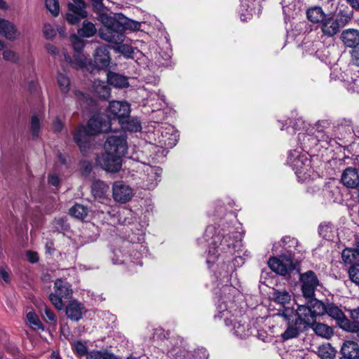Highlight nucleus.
Returning <instances> with one entry per match:
<instances>
[{"mask_svg":"<svg viewBox=\"0 0 359 359\" xmlns=\"http://www.w3.org/2000/svg\"><path fill=\"white\" fill-rule=\"evenodd\" d=\"M97 29L94 24L87 20H84L82 27L78 29V35L81 37L90 38L95 35Z\"/></svg>","mask_w":359,"mask_h":359,"instance_id":"nucleus-38","label":"nucleus"},{"mask_svg":"<svg viewBox=\"0 0 359 359\" xmlns=\"http://www.w3.org/2000/svg\"><path fill=\"white\" fill-rule=\"evenodd\" d=\"M308 302L307 305L311 310V312L315 317L320 316L326 313L327 304H324L322 302L313 298Z\"/></svg>","mask_w":359,"mask_h":359,"instance_id":"nucleus-36","label":"nucleus"},{"mask_svg":"<svg viewBox=\"0 0 359 359\" xmlns=\"http://www.w3.org/2000/svg\"><path fill=\"white\" fill-rule=\"evenodd\" d=\"M111 122L104 114H95L88 121L86 126H80L74 133V140L82 152L90 145V136L107 133L111 128Z\"/></svg>","mask_w":359,"mask_h":359,"instance_id":"nucleus-3","label":"nucleus"},{"mask_svg":"<svg viewBox=\"0 0 359 359\" xmlns=\"http://www.w3.org/2000/svg\"><path fill=\"white\" fill-rule=\"evenodd\" d=\"M100 20L103 25L99 36L102 39L116 45L124 41L125 27L121 22L107 15H101Z\"/></svg>","mask_w":359,"mask_h":359,"instance_id":"nucleus-4","label":"nucleus"},{"mask_svg":"<svg viewBox=\"0 0 359 359\" xmlns=\"http://www.w3.org/2000/svg\"><path fill=\"white\" fill-rule=\"evenodd\" d=\"M122 129L136 133L142 128L140 121L137 118H131L129 116L123 119V122L118 123Z\"/></svg>","mask_w":359,"mask_h":359,"instance_id":"nucleus-34","label":"nucleus"},{"mask_svg":"<svg viewBox=\"0 0 359 359\" xmlns=\"http://www.w3.org/2000/svg\"><path fill=\"white\" fill-rule=\"evenodd\" d=\"M133 212L129 209H123L119 212L120 222L124 225L133 224L130 231L127 234V241L123 242V250H132L134 252V259H141L146 255L147 247L144 243L145 230L148 224L147 222L134 224L133 220Z\"/></svg>","mask_w":359,"mask_h":359,"instance_id":"nucleus-2","label":"nucleus"},{"mask_svg":"<svg viewBox=\"0 0 359 359\" xmlns=\"http://www.w3.org/2000/svg\"><path fill=\"white\" fill-rule=\"evenodd\" d=\"M112 196L114 201L125 203L132 198L133 190L122 182H116L112 187Z\"/></svg>","mask_w":359,"mask_h":359,"instance_id":"nucleus-20","label":"nucleus"},{"mask_svg":"<svg viewBox=\"0 0 359 359\" xmlns=\"http://www.w3.org/2000/svg\"><path fill=\"white\" fill-rule=\"evenodd\" d=\"M294 319L304 328L311 326L316 321L311 310L308 305H300L293 313Z\"/></svg>","mask_w":359,"mask_h":359,"instance_id":"nucleus-21","label":"nucleus"},{"mask_svg":"<svg viewBox=\"0 0 359 359\" xmlns=\"http://www.w3.org/2000/svg\"><path fill=\"white\" fill-rule=\"evenodd\" d=\"M349 279L357 285H359V264L349 266L348 269Z\"/></svg>","mask_w":359,"mask_h":359,"instance_id":"nucleus-49","label":"nucleus"},{"mask_svg":"<svg viewBox=\"0 0 359 359\" xmlns=\"http://www.w3.org/2000/svg\"><path fill=\"white\" fill-rule=\"evenodd\" d=\"M326 313L334 319L337 324L346 316L344 312L332 303L327 304Z\"/></svg>","mask_w":359,"mask_h":359,"instance_id":"nucleus-39","label":"nucleus"},{"mask_svg":"<svg viewBox=\"0 0 359 359\" xmlns=\"http://www.w3.org/2000/svg\"><path fill=\"white\" fill-rule=\"evenodd\" d=\"M268 265L273 272L283 276L290 274L295 269L292 257L285 255L279 257H271Z\"/></svg>","mask_w":359,"mask_h":359,"instance_id":"nucleus-12","label":"nucleus"},{"mask_svg":"<svg viewBox=\"0 0 359 359\" xmlns=\"http://www.w3.org/2000/svg\"><path fill=\"white\" fill-rule=\"evenodd\" d=\"M57 84L63 94H66L69 90L70 81L69 79L63 74H58L57 77Z\"/></svg>","mask_w":359,"mask_h":359,"instance_id":"nucleus-47","label":"nucleus"},{"mask_svg":"<svg viewBox=\"0 0 359 359\" xmlns=\"http://www.w3.org/2000/svg\"><path fill=\"white\" fill-rule=\"evenodd\" d=\"M74 95L75 97L81 102V103H86L87 104H90L93 102V100L91 98L84 95L81 91H75Z\"/></svg>","mask_w":359,"mask_h":359,"instance_id":"nucleus-59","label":"nucleus"},{"mask_svg":"<svg viewBox=\"0 0 359 359\" xmlns=\"http://www.w3.org/2000/svg\"><path fill=\"white\" fill-rule=\"evenodd\" d=\"M341 259L345 265L353 266L359 264V257L351 248H346L342 251Z\"/></svg>","mask_w":359,"mask_h":359,"instance_id":"nucleus-35","label":"nucleus"},{"mask_svg":"<svg viewBox=\"0 0 359 359\" xmlns=\"http://www.w3.org/2000/svg\"><path fill=\"white\" fill-rule=\"evenodd\" d=\"M69 214L75 218L84 219L88 214V209L83 205L75 204L69 209Z\"/></svg>","mask_w":359,"mask_h":359,"instance_id":"nucleus-44","label":"nucleus"},{"mask_svg":"<svg viewBox=\"0 0 359 359\" xmlns=\"http://www.w3.org/2000/svg\"><path fill=\"white\" fill-rule=\"evenodd\" d=\"M162 169L158 166L144 165L143 173L140 177L141 187L144 189H154L161 180Z\"/></svg>","mask_w":359,"mask_h":359,"instance_id":"nucleus-11","label":"nucleus"},{"mask_svg":"<svg viewBox=\"0 0 359 359\" xmlns=\"http://www.w3.org/2000/svg\"><path fill=\"white\" fill-rule=\"evenodd\" d=\"M111 253V260L115 264H129L133 263L137 265H142L141 259L137 260L134 259V252H133L132 250L123 249V243L121 245L113 248Z\"/></svg>","mask_w":359,"mask_h":359,"instance_id":"nucleus-17","label":"nucleus"},{"mask_svg":"<svg viewBox=\"0 0 359 359\" xmlns=\"http://www.w3.org/2000/svg\"><path fill=\"white\" fill-rule=\"evenodd\" d=\"M341 39L348 47H355L359 44V31L354 29H348L341 34Z\"/></svg>","mask_w":359,"mask_h":359,"instance_id":"nucleus-28","label":"nucleus"},{"mask_svg":"<svg viewBox=\"0 0 359 359\" xmlns=\"http://www.w3.org/2000/svg\"><path fill=\"white\" fill-rule=\"evenodd\" d=\"M341 181L347 188H357L359 186V175L357 170L351 167L345 169L341 174Z\"/></svg>","mask_w":359,"mask_h":359,"instance_id":"nucleus-23","label":"nucleus"},{"mask_svg":"<svg viewBox=\"0 0 359 359\" xmlns=\"http://www.w3.org/2000/svg\"><path fill=\"white\" fill-rule=\"evenodd\" d=\"M147 104L154 107L152 112L156 111L158 115H163V112L161 109L166 105L165 96L161 94L159 91H149Z\"/></svg>","mask_w":359,"mask_h":359,"instance_id":"nucleus-22","label":"nucleus"},{"mask_svg":"<svg viewBox=\"0 0 359 359\" xmlns=\"http://www.w3.org/2000/svg\"><path fill=\"white\" fill-rule=\"evenodd\" d=\"M109 191V186L101 180H95L92 185V193L95 198H102Z\"/></svg>","mask_w":359,"mask_h":359,"instance_id":"nucleus-37","label":"nucleus"},{"mask_svg":"<svg viewBox=\"0 0 359 359\" xmlns=\"http://www.w3.org/2000/svg\"><path fill=\"white\" fill-rule=\"evenodd\" d=\"M108 120L117 119L119 122H123V118H126L130 113V104L124 101H112L109 104L107 110Z\"/></svg>","mask_w":359,"mask_h":359,"instance_id":"nucleus-14","label":"nucleus"},{"mask_svg":"<svg viewBox=\"0 0 359 359\" xmlns=\"http://www.w3.org/2000/svg\"><path fill=\"white\" fill-rule=\"evenodd\" d=\"M332 225L330 223L321 224L318 227L319 234L325 239H330Z\"/></svg>","mask_w":359,"mask_h":359,"instance_id":"nucleus-51","label":"nucleus"},{"mask_svg":"<svg viewBox=\"0 0 359 359\" xmlns=\"http://www.w3.org/2000/svg\"><path fill=\"white\" fill-rule=\"evenodd\" d=\"M93 91L96 95L102 99H107L110 96V89L109 86L100 80H95L93 84Z\"/></svg>","mask_w":359,"mask_h":359,"instance_id":"nucleus-32","label":"nucleus"},{"mask_svg":"<svg viewBox=\"0 0 359 359\" xmlns=\"http://www.w3.org/2000/svg\"><path fill=\"white\" fill-rule=\"evenodd\" d=\"M351 130L352 124L349 119L339 120L332 126L334 135L339 139L344 137V134L350 133Z\"/></svg>","mask_w":359,"mask_h":359,"instance_id":"nucleus-26","label":"nucleus"},{"mask_svg":"<svg viewBox=\"0 0 359 359\" xmlns=\"http://www.w3.org/2000/svg\"><path fill=\"white\" fill-rule=\"evenodd\" d=\"M287 163L294 170L297 177L302 180H305L310 177L309 169L310 161L299 150L294 149L289 151Z\"/></svg>","mask_w":359,"mask_h":359,"instance_id":"nucleus-6","label":"nucleus"},{"mask_svg":"<svg viewBox=\"0 0 359 359\" xmlns=\"http://www.w3.org/2000/svg\"><path fill=\"white\" fill-rule=\"evenodd\" d=\"M294 310L290 309H284L282 316L287 321V328L282 334L284 340H288L298 336L299 332L304 329L293 317Z\"/></svg>","mask_w":359,"mask_h":359,"instance_id":"nucleus-18","label":"nucleus"},{"mask_svg":"<svg viewBox=\"0 0 359 359\" xmlns=\"http://www.w3.org/2000/svg\"><path fill=\"white\" fill-rule=\"evenodd\" d=\"M283 248L289 253L288 256L292 257V255L294 254V250L298 246L299 242L294 238L290 236H285L281 240Z\"/></svg>","mask_w":359,"mask_h":359,"instance_id":"nucleus-41","label":"nucleus"},{"mask_svg":"<svg viewBox=\"0 0 359 359\" xmlns=\"http://www.w3.org/2000/svg\"><path fill=\"white\" fill-rule=\"evenodd\" d=\"M70 40L74 50V60L72 59L69 55L64 53L63 55L65 60L75 69H79L80 67H86L85 64L86 60H87V56L82 52L85 46L86 41L81 39L79 35H76L75 34L70 36Z\"/></svg>","mask_w":359,"mask_h":359,"instance_id":"nucleus-8","label":"nucleus"},{"mask_svg":"<svg viewBox=\"0 0 359 359\" xmlns=\"http://www.w3.org/2000/svg\"><path fill=\"white\" fill-rule=\"evenodd\" d=\"M0 29L8 40L13 41L20 36V32L15 25L8 20L0 18Z\"/></svg>","mask_w":359,"mask_h":359,"instance_id":"nucleus-25","label":"nucleus"},{"mask_svg":"<svg viewBox=\"0 0 359 359\" xmlns=\"http://www.w3.org/2000/svg\"><path fill=\"white\" fill-rule=\"evenodd\" d=\"M247 0H238V5L236 8V12L239 15L241 21L245 22L246 20V15L245 12L247 11Z\"/></svg>","mask_w":359,"mask_h":359,"instance_id":"nucleus-53","label":"nucleus"},{"mask_svg":"<svg viewBox=\"0 0 359 359\" xmlns=\"http://www.w3.org/2000/svg\"><path fill=\"white\" fill-rule=\"evenodd\" d=\"M271 299L275 303L280 304L284 306L285 309V304H289L291 301V294L286 290H277L273 289V292L271 294Z\"/></svg>","mask_w":359,"mask_h":359,"instance_id":"nucleus-29","label":"nucleus"},{"mask_svg":"<svg viewBox=\"0 0 359 359\" xmlns=\"http://www.w3.org/2000/svg\"><path fill=\"white\" fill-rule=\"evenodd\" d=\"M69 13L66 15L67 21L72 25H76L87 16L86 4L83 0H72L68 4Z\"/></svg>","mask_w":359,"mask_h":359,"instance_id":"nucleus-16","label":"nucleus"},{"mask_svg":"<svg viewBox=\"0 0 359 359\" xmlns=\"http://www.w3.org/2000/svg\"><path fill=\"white\" fill-rule=\"evenodd\" d=\"M326 15L320 6L311 7L306 11L308 20L313 23H322Z\"/></svg>","mask_w":359,"mask_h":359,"instance_id":"nucleus-31","label":"nucleus"},{"mask_svg":"<svg viewBox=\"0 0 359 359\" xmlns=\"http://www.w3.org/2000/svg\"><path fill=\"white\" fill-rule=\"evenodd\" d=\"M204 240L208 243L206 263L209 268L217 264L215 272L217 283L216 295L217 314L215 318L223 319L226 326H232L233 334L239 339L246 336L245 297L239 288L229 285L232 267L231 257L239 250L241 241L238 233L223 235L217 232L215 226H208L204 233Z\"/></svg>","mask_w":359,"mask_h":359,"instance_id":"nucleus-1","label":"nucleus"},{"mask_svg":"<svg viewBox=\"0 0 359 359\" xmlns=\"http://www.w3.org/2000/svg\"><path fill=\"white\" fill-rule=\"evenodd\" d=\"M299 281L303 296L307 299L314 297L316 290L320 285L316 274L313 271L300 273Z\"/></svg>","mask_w":359,"mask_h":359,"instance_id":"nucleus-13","label":"nucleus"},{"mask_svg":"<svg viewBox=\"0 0 359 359\" xmlns=\"http://www.w3.org/2000/svg\"><path fill=\"white\" fill-rule=\"evenodd\" d=\"M169 132H165V135L170 132V137H168L167 140H164V144L170 147H172L176 144L177 142V134L173 133L174 128L172 126H169L168 128Z\"/></svg>","mask_w":359,"mask_h":359,"instance_id":"nucleus-54","label":"nucleus"},{"mask_svg":"<svg viewBox=\"0 0 359 359\" xmlns=\"http://www.w3.org/2000/svg\"><path fill=\"white\" fill-rule=\"evenodd\" d=\"M84 306L78 301H72L66 308V314L72 320H79L86 313Z\"/></svg>","mask_w":359,"mask_h":359,"instance_id":"nucleus-24","label":"nucleus"},{"mask_svg":"<svg viewBox=\"0 0 359 359\" xmlns=\"http://www.w3.org/2000/svg\"><path fill=\"white\" fill-rule=\"evenodd\" d=\"M123 26L125 27V30L128 29L133 31H137L140 29L141 24L137 21L127 19Z\"/></svg>","mask_w":359,"mask_h":359,"instance_id":"nucleus-58","label":"nucleus"},{"mask_svg":"<svg viewBox=\"0 0 359 359\" xmlns=\"http://www.w3.org/2000/svg\"><path fill=\"white\" fill-rule=\"evenodd\" d=\"M31 130L34 137H37L40 130L39 119L37 116H33L31 120Z\"/></svg>","mask_w":359,"mask_h":359,"instance_id":"nucleus-57","label":"nucleus"},{"mask_svg":"<svg viewBox=\"0 0 359 359\" xmlns=\"http://www.w3.org/2000/svg\"><path fill=\"white\" fill-rule=\"evenodd\" d=\"M104 151L122 158L126 153L128 144L126 136L123 132H116L109 135L104 144Z\"/></svg>","mask_w":359,"mask_h":359,"instance_id":"nucleus-10","label":"nucleus"},{"mask_svg":"<svg viewBox=\"0 0 359 359\" xmlns=\"http://www.w3.org/2000/svg\"><path fill=\"white\" fill-rule=\"evenodd\" d=\"M4 60L11 63H17L19 61L18 54L12 50H5L2 53Z\"/></svg>","mask_w":359,"mask_h":359,"instance_id":"nucleus-52","label":"nucleus"},{"mask_svg":"<svg viewBox=\"0 0 359 359\" xmlns=\"http://www.w3.org/2000/svg\"><path fill=\"white\" fill-rule=\"evenodd\" d=\"M352 62L356 66H359V48H355L351 52Z\"/></svg>","mask_w":359,"mask_h":359,"instance_id":"nucleus-64","label":"nucleus"},{"mask_svg":"<svg viewBox=\"0 0 359 359\" xmlns=\"http://www.w3.org/2000/svg\"><path fill=\"white\" fill-rule=\"evenodd\" d=\"M45 317L50 321H55L56 320L55 315L53 312L48 308L46 305L43 306Z\"/></svg>","mask_w":359,"mask_h":359,"instance_id":"nucleus-62","label":"nucleus"},{"mask_svg":"<svg viewBox=\"0 0 359 359\" xmlns=\"http://www.w3.org/2000/svg\"><path fill=\"white\" fill-rule=\"evenodd\" d=\"M72 294L71 285L60 278L55 281L54 292L50 294L49 299L55 309L60 311L64 308L63 300L69 299Z\"/></svg>","mask_w":359,"mask_h":359,"instance_id":"nucleus-9","label":"nucleus"},{"mask_svg":"<svg viewBox=\"0 0 359 359\" xmlns=\"http://www.w3.org/2000/svg\"><path fill=\"white\" fill-rule=\"evenodd\" d=\"M320 142H325L327 146L333 147L336 142L335 140L331 137H330L327 133H324L323 132L318 133V135L316 136Z\"/></svg>","mask_w":359,"mask_h":359,"instance_id":"nucleus-55","label":"nucleus"},{"mask_svg":"<svg viewBox=\"0 0 359 359\" xmlns=\"http://www.w3.org/2000/svg\"><path fill=\"white\" fill-rule=\"evenodd\" d=\"M318 354L321 359H333L335 351L330 344H324L318 348Z\"/></svg>","mask_w":359,"mask_h":359,"instance_id":"nucleus-45","label":"nucleus"},{"mask_svg":"<svg viewBox=\"0 0 359 359\" xmlns=\"http://www.w3.org/2000/svg\"><path fill=\"white\" fill-rule=\"evenodd\" d=\"M73 351L79 355L83 356L88 353L86 342L81 340L74 341L71 342Z\"/></svg>","mask_w":359,"mask_h":359,"instance_id":"nucleus-46","label":"nucleus"},{"mask_svg":"<svg viewBox=\"0 0 359 359\" xmlns=\"http://www.w3.org/2000/svg\"><path fill=\"white\" fill-rule=\"evenodd\" d=\"M311 327L318 336L327 339L331 338L334 334L332 327L322 323H317L315 321Z\"/></svg>","mask_w":359,"mask_h":359,"instance_id":"nucleus-30","label":"nucleus"},{"mask_svg":"<svg viewBox=\"0 0 359 359\" xmlns=\"http://www.w3.org/2000/svg\"><path fill=\"white\" fill-rule=\"evenodd\" d=\"M341 353L344 357L356 359L359 358V345L353 341H346L341 348Z\"/></svg>","mask_w":359,"mask_h":359,"instance_id":"nucleus-27","label":"nucleus"},{"mask_svg":"<svg viewBox=\"0 0 359 359\" xmlns=\"http://www.w3.org/2000/svg\"><path fill=\"white\" fill-rule=\"evenodd\" d=\"M27 320L29 324V325L33 328V329H43V326L38 318V316H36V314L34 312H29L27 314Z\"/></svg>","mask_w":359,"mask_h":359,"instance_id":"nucleus-50","label":"nucleus"},{"mask_svg":"<svg viewBox=\"0 0 359 359\" xmlns=\"http://www.w3.org/2000/svg\"><path fill=\"white\" fill-rule=\"evenodd\" d=\"M353 18V12L340 10L334 15H327L321 23V31L327 37H332L339 33Z\"/></svg>","mask_w":359,"mask_h":359,"instance_id":"nucleus-5","label":"nucleus"},{"mask_svg":"<svg viewBox=\"0 0 359 359\" xmlns=\"http://www.w3.org/2000/svg\"><path fill=\"white\" fill-rule=\"evenodd\" d=\"M96 162L103 170L109 172H117L122 166V158L104 151L96 158Z\"/></svg>","mask_w":359,"mask_h":359,"instance_id":"nucleus-15","label":"nucleus"},{"mask_svg":"<svg viewBox=\"0 0 359 359\" xmlns=\"http://www.w3.org/2000/svg\"><path fill=\"white\" fill-rule=\"evenodd\" d=\"M114 49L116 52L121 53L126 58L134 59L135 57V49L127 43H121L117 44Z\"/></svg>","mask_w":359,"mask_h":359,"instance_id":"nucleus-42","label":"nucleus"},{"mask_svg":"<svg viewBox=\"0 0 359 359\" xmlns=\"http://www.w3.org/2000/svg\"><path fill=\"white\" fill-rule=\"evenodd\" d=\"M170 340L165 339L164 331L162 329L154 330L152 336L149 338V344L156 346L163 343V345L166 346Z\"/></svg>","mask_w":359,"mask_h":359,"instance_id":"nucleus-40","label":"nucleus"},{"mask_svg":"<svg viewBox=\"0 0 359 359\" xmlns=\"http://www.w3.org/2000/svg\"><path fill=\"white\" fill-rule=\"evenodd\" d=\"M107 76L108 83L115 88H122L128 86L127 78L122 75L114 72H109Z\"/></svg>","mask_w":359,"mask_h":359,"instance_id":"nucleus-33","label":"nucleus"},{"mask_svg":"<svg viewBox=\"0 0 359 359\" xmlns=\"http://www.w3.org/2000/svg\"><path fill=\"white\" fill-rule=\"evenodd\" d=\"M166 346L168 347L167 353L173 359H186L189 355L184 343L180 338L170 339Z\"/></svg>","mask_w":359,"mask_h":359,"instance_id":"nucleus-19","label":"nucleus"},{"mask_svg":"<svg viewBox=\"0 0 359 359\" xmlns=\"http://www.w3.org/2000/svg\"><path fill=\"white\" fill-rule=\"evenodd\" d=\"M348 89L353 92L359 93V77L355 79L349 83Z\"/></svg>","mask_w":359,"mask_h":359,"instance_id":"nucleus-63","label":"nucleus"},{"mask_svg":"<svg viewBox=\"0 0 359 359\" xmlns=\"http://www.w3.org/2000/svg\"><path fill=\"white\" fill-rule=\"evenodd\" d=\"M46 7L47 10L54 17L59 15L60 13V5L58 0H44Z\"/></svg>","mask_w":359,"mask_h":359,"instance_id":"nucleus-48","label":"nucleus"},{"mask_svg":"<svg viewBox=\"0 0 359 359\" xmlns=\"http://www.w3.org/2000/svg\"><path fill=\"white\" fill-rule=\"evenodd\" d=\"M104 350L92 351L86 353V359H102Z\"/></svg>","mask_w":359,"mask_h":359,"instance_id":"nucleus-60","label":"nucleus"},{"mask_svg":"<svg viewBox=\"0 0 359 359\" xmlns=\"http://www.w3.org/2000/svg\"><path fill=\"white\" fill-rule=\"evenodd\" d=\"M331 123L328 120H321L318 121L316 123V129L318 133L323 132L324 129H327L330 128Z\"/></svg>","mask_w":359,"mask_h":359,"instance_id":"nucleus-61","label":"nucleus"},{"mask_svg":"<svg viewBox=\"0 0 359 359\" xmlns=\"http://www.w3.org/2000/svg\"><path fill=\"white\" fill-rule=\"evenodd\" d=\"M43 33L44 36L48 39H51L56 35V31L55 30L53 27L49 23L44 24L43 28Z\"/></svg>","mask_w":359,"mask_h":359,"instance_id":"nucleus-56","label":"nucleus"},{"mask_svg":"<svg viewBox=\"0 0 359 359\" xmlns=\"http://www.w3.org/2000/svg\"><path fill=\"white\" fill-rule=\"evenodd\" d=\"M93 61L87 57L86 67H80L79 69L93 72L107 68L111 62V57L107 46L97 47L93 54Z\"/></svg>","mask_w":359,"mask_h":359,"instance_id":"nucleus-7","label":"nucleus"},{"mask_svg":"<svg viewBox=\"0 0 359 359\" xmlns=\"http://www.w3.org/2000/svg\"><path fill=\"white\" fill-rule=\"evenodd\" d=\"M338 325L346 332L357 334L359 331V324L357 322L351 321L346 316L338 323Z\"/></svg>","mask_w":359,"mask_h":359,"instance_id":"nucleus-43","label":"nucleus"}]
</instances>
